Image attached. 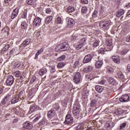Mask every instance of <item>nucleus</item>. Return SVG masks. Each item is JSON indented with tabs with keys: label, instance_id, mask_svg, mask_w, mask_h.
Segmentation results:
<instances>
[{
	"label": "nucleus",
	"instance_id": "1",
	"mask_svg": "<svg viewBox=\"0 0 130 130\" xmlns=\"http://www.w3.org/2000/svg\"><path fill=\"white\" fill-rule=\"evenodd\" d=\"M73 122H74V119L71 114H68L66 115V119L64 121L65 124L67 125H72Z\"/></svg>",
	"mask_w": 130,
	"mask_h": 130
},
{
	"label": "nucleus",
	"instance_id": "2",
	"mask_svg": "<svg viewBox=\"0 0 130 130\" xmlns=\"http://www.w3.org/2000/svg\"><path fill=\"white\" fill-rule=\"evenodd\" d=\"M73 81L75 84H78L81 82V73L76 72L73 74Z\"/></svg>",
	"mask_w": 130,
	"mask_h": 130
},
{
	"label": "nucleus",
	"instance_id": "3",
	"mask_svg": "<svg viewBox=\"0 0 130 130\" xmlns=\"http://www.w3.org/2000/svg\"><path fill=\"white\" fill-rule=\"evenodd\" d=\"M73 113L75 116H79L81 113V108L79 106L75 105L73 106Z\"/></svg>",
	"mask_w": 130,
	"mask_h": 130
},
{
	"label": "nucleus",
	"instance_id": "4",
	"mask_svg": "<svg viewBox=\"0 0 130 130\" xmlns=\"http://www.w3.org/2000/svg\"><path fill=\"white\" fill-rule=\"evenodd\" d=\"M109 25H110V23L108 20H102L99 23L100 27L103 29H107Z\"/></svg>",
	"mask_w": 130,
	"mask_h": 130
},
{
	"label": "nucleus",
	"instance_id": "5",
	"mask_svg": "<svg viewBox=\"0 0 130 130\" xmlns=\"http://www.w3.org/2000/svg\"><path fill=\"white\" fill-rule=\"evenodd\" d=\"M10 101H11V95L7 94L2 100L1 103L2 105H6V104H7L8 106H9V103L10 102Z\"/></svg>",
	"mask_w": 130,
	"mask_h": 130
},
{
	"label": "nucleus",
	"instance_id": "6",
	"mask_svg": "<svg viewBox=\"0 0 130 130\" xmlns=\"http://www.w3.org/2000/svg\"><path fill=\"white\" fill-rule=\"evenodd\" d=\"M34 27H39L41 25V18L40 17H36L32 22Z\"/></svg>",
	"mask_w": 130,
	"mask_h": 130
},
{
	"label": "nucleus",
	"instance_id": "7",
	"mask_svg": "<svg viewBox=\"0 0 130 130\" xmlns=\"http://www.w3.org/2000/svg\"><path fill=\"white\" fill-rule=\"evenodd\" d=\"M15 81V78L12 75L9 76L6 80V83L7 86H12L14 84V81Z\"/></svg>",
	"mask_w": 130,
	"mask_h": 130
},
{
	"label": "nucleus",
	"instance_id": "8",
	"mask_svg": "<svg viewBox=\"0 0 130 130\" xmlns=\"http://www.w3.org/2000/svg\"><path fill=\"white\" fill-rule=\"evenodd\" d=\"M112 39H107L105 42V45H107L108 47H110V49L108 50V51H110L112 50Z\"/></svg>",
	"mask_w": 130,
	"mask_h": 130
},
{
	"label": "nucleus",
	"instance_id": "9",
	"mask_svg": "<svg viewBox=\"0 0 130 130\" xmlns=\"http://www.w3.org/2000/svg\"><path fill=\"white\" fill-rule=\"evenodd\" d=\"M92 58H93V56H92V55L87 54L84 58V63H88V62H90V61H91V60H92Z\"/></svg>",
	"mask_w": 130,
	"mask_h": 130
},
{
	"label": "nucleus",
	"instance_id": "10",
	"mask_svg": "<svg viewBox=\"0 0 130 130\" xmlns=\"http://www.w3.org/2000/svg\"><path fill=\"white\" fill-rule=\"evenodd\" d=\"M23 127L26 128V129H32L33 128V125L29 123L28 121H26L23 124Z\"/></svg>",
	"mask_w": 130,
	"mask_h": 130
},
{
	"label": "nucleus",
	"instance_id": "11",
	"mask_svg": "<svg viewBox=\"0 0 130 130\" xmlns=\"http://www.w3.org/2000/svg\"><path fill=\"white\" fill-rule=\"evenodd\" d=\"M120 102H127L129 101V96L127 94H124L119 99Z\"/></svg>",
	"mask_w": 130,
	"mask_h": 130
},
{
	"label": "nucleus",
	"instance_id": "12",
	"mask_svg": "<svg viewBox=\"0 0 130 130\" xmlns=\"http://www.w3.org/2000/svg\"><path fill=\"white\" fill-rule=\"evenodd\" d=\"M19 10L20 9H19V8L17 7L13 11L11 16V19H15V18H16L17 16H18Z\"/></svg>",
	"mask_w": 130,
	"mask_h": 130
},
{
	"label": "nucleus",
	"instance_id": "13",
	"mask_svg": "<svg viewBox=\"0 0 130 130\" xmlns=\"http://www.w3.org/2000/svg\"><path fill=\"white\" fill-rule=\"evenodd\" d=\"M60 45L61 46L62 51H66L67 50H69L70 48L69 45H68L67 43H63L62 44H60Z\"/></svg>",
	"mask_w": 130,
	"mask_h": 130
},
{
	"label": "nucleus",
	"instance_id": "14",
	"mask_svg": "<svg viewBox=\"0 0 130 130\" xmlns=\"http://www.w3.org/2000/svg\"><path fill=\"white\" fill-rule=\"evenodd\" d=\"M84 45H86V39L85 38L81 39L80 40V44L78 45V48L79 49H81V48H82Z\"/></svg>",
	"mask_w": 130,
	"mask_h": 130
},
{
	"label": "nucleus",
	"instance_id": "15",
	"mask_svg": "<svg viewBox=\"0 0 130 130\" xmlns=\"http://www.w3.org/2000/svg\"><path fill=\"white\" fill-rule=\"evenodd\" d=\"M107 81L109 84L113 85V86H115V85H116V81L112 77H108L107 78Z\"/></svg>",
	"mask_w": 130,
	"mask_h": 130
},
{
	"label": "nucleus",
	"instance_id": "16",
	"mask_svg": "<svg viewBox=\"0 0 130 130\" xmlns=\"http://www.w3.org/2000/svg\"><path fill=\"white\" fill-rule=\"evenodd\" d=\"M75 23H76V22L73 19L70 18L68 21L67 26L69 27H73L75 24Z\"/></svg>",
	"mask_w": 130,
	"mask_h": 130
},
{
	"label": "nucleus",
	"instance_id": "17",
	"mask_svg": "<svg viewBox=\"0 0 130 130\" xmlns=\"http://www.w3.org/2000/svg\"><path fill=\"white\" fill-rule=\"evenodd\" d=\"M113 59V61L115 62V63H120V58L118 56H113L112 57Z\"/></svg>",
	"mask_w": 130,
	"mask_h": 130
},
{
	"label": "nucleus",
	"instance_id": "18",
	"mask_svg": "<svg viewBox=\"0 0 130 130\" xmlns=\"http://www.w3.org/2000/svg\"><path fill=\"white\" fill-rule=\"evenodd\" d=\"M92 71V67L88 66L83 68V73H90Z\"/></svg>",
	"mask_w": 130,
	"mask_h": 130
},
{
	"label": "nucleus",
	"instance_id": "19",
	"mask_svg": "<svg viewBox=\"0 0 130 130\" xmlns=\"http://www.w3.org/2000/svg\"><path fill=\"white\" fill-rule=\"evenodd\" d=\"M55 115V111L53 110H50L48 112V117L49 118H51L52 117H53Z\"/></svg>",
	"mask_w": 130,
	"mask_h": 130
},
{
	"label": "nucleus",
	"instance_id": "20",
	"mask_svg": "<svg viewBox=\"0 0 130 130\" xmlns=\"http://www.w3.org/2000/svg\"><path fill=\"white\" fill-rule=\"evenodd\" d=\"M123 14H124V10H123V9H120L116 13V17H121V16H122Z\"/></svg>",
	"mask_w": 130,
	"mask_h": 130
},
{
	"label": "nucleus",
	"instance_id": "21",
	"mask_svg": "<svg viewBox=\"0 0 130 130\" xmlns=\"http://www.w3.org/2000/svg\"><path fill=\"white\" fill-rule=\"evenodd\" d=\"M102 64H103V61H102V60L97 61L95 62V68H96V69H100V68L102 67Z\"/></svg>",
	"mask_w": 130,
	"mask_h": 130
},
{
	"label": "nucleus",
	"instance_id": "22",
	"mask_svg": "<svg viewBox=\"0 0 130 130\" xmlns=\"http://www.w3.org/2000/svg\"><path fill=\"white\" fill-rule=\"evenodd\" d=\"M43 48H42L38 51V52L36 54L35 59H38V56L40 54H41L42 52H43Z\"/></svg>",
	"mask_w": 130,
	"mask_h": 130
},
{
	"label": "nucleus",
	"instance_id": "23",
	"mask_svg": "<svg viewBox=\"0 0 130 130\" xmlns=\"http://www.w3.org/2000/svg\"><path fill=\"white\" fill-rule=\"evenodd\" d=\"M52 19H53V17H52V16L47 17L45 19V23L46 24H49L51 22V21H52Z\"/></svg>",
	"mask_w": 130,
	"mask_h": 130
},
{
	"label": "nucleus",
	"instance_id": "24",
	"mask_svg": "<svg viewBox=\"0 0 130 130\" xmlns=\"http://www.w3.org/2000/svg\"><path fill=\"white\" fill-rule=\"evenodd\" d=\"M96 91L99 93H101L103 91V88L101 86L96 85L95 87Z\"/></svg>",
	"mask_w": 130,
	"mask_h": 130
},
{
	"label": "nucleus",
	"instance_id": "25",
	"mask_svg": "<svg viewBox=\"0 0 130 130\" xmlns=\"http://www.w3.org/2000/svg\"><path fill=\"white\" fill-rule=\"evenodd\" d=\"M35 116H36V117L33 120V122H36V121H38V120H39V119H40L41 118V114L40 113H39V114H36Z\"/></svg>",
	"mask_w": 130,
	"mask_h": 130
},
{
	"label": "nucleus",
	"instance_id": "26",
	"mask_svg": "<svg viewBox=\"0 0 130 130\" xmlns=\"http://www.w3.org/2000/svg\"><path fill=\"white\" fill-rule=\"evenodd\" d=\"M21 29L26 31L27 29V23H26L25 21L22 22L21 23Z\"/></svg>",
	"mask_w": 130,
	"mask_h": 130
},
{
	"label": "nucleus",
	"instance_id": "27",
	"mask_svg": "<svg viewBox=\"0 0 130 130\" xmlns=\"http://www.w3.org/2000/svg\"><path fill=\"white\" fill-rule=\"evenodd\" d=\"M10 47V46L9 45L5 46L4 48H3V49L1 50V54H4L5 52H6L8 49H9Z\"/></svg>",
	"mask_w": 130,
	"mask_h": 130
},
{
	"label": "nucleus",
	"instance_id": "28",
	"mask_svg": "<svg viewBox=\"0 0 130 130\" xmlns=\"http://www.w3.org/2000/svg\"><path fill=\"white\" fill-rule=\"evenodd\" d=\"M21 18L22 19H26L27 18V10L22 11V13H21Z\"/></svg>",
	"mask_w": 130,
	"mask_h": 130
},
{
	"label": "nucleus",
	"instance_id": "29",
	"mask_svg": "<svg viewBox=\"0 0 130 130\" xmlns=\"http://www.w3.org/2000/svg\"><path fill=\"white\" fill-rule=\"evenodd\" d=\"M68 13H73L75 11V8L74 7L70 6L67 8Z\"/></svg>",
	"mask_w": 130,
	"mask_h": 130
},
{
	"label": "nucleus",
	"instance_id": "30",
	"mask_svg": "<svg viewBox=\"0 0 130 130\" xmlns=\"http://www.w3.org/2000/svg\"><path fill=\"white\" fill-rule=\"evenodd\" d=\"M117 76L119 79H124V75L122 74L121 72H117Z\"/></svg>",
	"mask_w": 130,
	"mask_h": 130
},
{
	"label": "nucleus",
	"instance_id": "31",
	"mask_svg": "<svg viewBox=\"0 0 130 130\" xmlns=\"http://www.w3.org/2000/svg\"><path fill=\"white\" fill-rule=\"evenodd\" d=\"M39 74L40 76H43V75L46 74V69H41L39 72Z\"/></svg>",
	"mask_w": 130,
	"mask_h": 130
},
{
	"label": "nucleus",
	"instance_id": "32",
	"mask_svg": "<svg viewBox=\"0 0 130 130\" xmlns=\"http://www.w3.org/2000/svg\"><path fill=\"white\" fill-rule=\"evenodd\" d=\"M114 72V70L111 67H108L107 68V73L109 74H112Z\"/></svg>",
	"mask_w": 130,
	"mask_h": 130
},
{
	"label": "nucleus",
	"instance_id": "33",
	"mask_svg": "<svg viewBox=\"0 0 130 130\" xmlns=\"http://www.w3.org/2000/svg\"><path fill=\"white\" fill-rule=\"evenodd\" d=\"M30 43V41L28 39L26 40L25 41H23L22 43V45L23 47H26L28 44Z\"/></svg>",
	"mask_w": 130,
	"mask_h": 130
},
{
	"label": "nucleus",
	"instance_id": "34",
	"mask_svg": "<svg viewBox=\"0 0 130 130\" xmlns=\"http://www.w3.org/2000/svg\"><path fill=\"white\" fill-rule=\"evenodd\" d=\"M21 67V62L20 61L16 62L14 63V69H18V68H20Z\"/></svg>",
	"mask_w": 130,
	"mask_h": 130
},
{
	"label": "nucleus",
	"instance_id": "35",
	"mask_svg": "<svg viewBox=\"0 0 130 130\" xmlns=\"http://www.w3.org/2000/svg\"><path fill=\"white\" fill-rule=\"evenodd\" d=\"M36 2V0H26V3L27 5H30V6L34 5V3H35Z\"/></svg>",
	"mask_w": 130,
	"mask_h": 130
},
{
	"label": "nucleus",
	"instance_id": "36",
	"mask_svg": "<svg viewBox=\"0 0 130 130\" xmlns=\"http://www.w3.org/2000/svg\"><path fill=\"white\" fill-rule=\"evenodd\" d=\"M64 59H66V55H62L58 58L57 60L58 61H61V60H64Z\"/></svg>",
	"mask_w": 130,
	"mask_h": 130
},
{
	"label": "nucleus",
	"instance_id": "37",
	"mask_svg": "<svg viewBox=\"0 0 130 130\" xmlns=\"http://www.w3.org/2000/svg\"><path fill=\"white\" fill-rule=\"evenodd\" d=\"M65 66L66 63H64V62H60L58 63L57 68H58L59 69H61L63 68V67H64Z\"/></svg>",
	"mask_w": 130,
	"mask_h": 130
},
{
	"label": "nucleus",
	"instance_id": "38",
	"mask_svg": "<svg viewBox=\"0 0 130 130\" xmlns=\"http://www.w3.org/2000/svg\"><path fill=\"white\" fill-rule=\"evenodd\" d=\"M18 101H19V99L15 97L11 100V104H15V103H17V102H18Z\"/></svg>",
	"mask_w": 130,
	"mask_h": 130
},
{
	"label": "nucleus",
	"instance_id": "39",
	"mask_svg": "<svg viewBox=\"0 0 130 130\" xmlns=\"http://www.w3.org/2000/svg\"><path fill=\"white\" fill-rule=\"evenodd\" d=\"M55 51H62V49H61V46H60V44H59V45H57L56 47V48H55Z\"/></svg>",
	"mask_w": 130,
	"mask_h": 130
},
{
	"label": "nucleus",
	"instance_id": "40",
	"mask_svg": "<svg viewBox=\"0 0 130 130\" xmlns=\"http://www.w3.org/2000/svg\"><path fill=\"white\" fill-rule=\"evenodd\" d=\"M127 52H128V50L125 48L122 50V51L121 52V53L122 55H125V54H126Z\"/></svg>",
	"mask_w": 130,
	"mask_h": 130
},
{
	"label": "nucleus",
	"instance_id": "41",
	"mask_svg": "<svg viewBox=\"0 0 130 130\" xmlns=\"http://www.w3.org/2000/svg\"><path fill=\"white\" fill-rule=\"evenodd\" d=\"M36 109H37V106H32L30 109L29 112H34Z\"/></svg>",
	"mask_w": 130,
	"mask_h": 130
},
{
	"label": "nucleus",
	"instance_id": "42",
	"mask_svg": "<svg viewBox=\"0 0 130 130\" xmlns=\"http://www.w3.org/2000/svg\"><path fill=\"white\" fill-rule=\"evenodd\" d=\"M87 11H88V9L86 7H83L81 9V12L83 14H86L87 13Z\"/></svg>",
	"mask_w": 130,
	"mask_h": 130
},
{
	"label": "nucleus",
	"instance_id": "43",
	"mask_svg": "<svg viewBox=\"0 0 130 130\" xmlns=\"http://www.w3.org/2000/svg\"><path fill=\"white\" fill-rule=\"evenodd\" d=\"M61 22H62V19H61V17H58L56 19L57 24H61Z\"/></svg>",
	"mask_w": 130,
	"mask_h": 130
},
{
	"label": "nucleus",
	"instance_id": "44",
	"mask_svg": "<svg viewBox=\"0 0 130 130\" xmlns=\"http://www.w3.org/2000/svg\"><path fill=\"white\" fill-rule=\"evenodd\" d=\"M76 129L77 130H84V126H82V124H79L76 127Z\"/></svg>",
	"mask_w": 130,
	"mask_h": 130
},
{
	"label": "nucleus",
	"instance_id": "45",
	"mask_svg": "<svg viewBox=\"0 0 130 130\" xmlns=\"http://www.w3.org/2000/svg\"><path fill=\"white\" fill-rule=\"evenodd\" d=\"M95 105H96V100H93L90 102V106H91V107H94V106H95Z\"/></svg>",
	"mask_w": 130,
	"mask_h": 130
},
{
	"label": "nucleus",
	"instance_id": "46",
	"mask_svg": "<svg viewBox=\"0 0 130 130\" xmlns=\"http://www.w3.org/2000/svg\"><path fill=\"white\" fill-rule=\"evenodd\" d=\"M2 32H4L5 33H9V32H10V28H9V27H5L2 30Z\"/></svg>",
	"mask_w": 130,
	"mask_h": 130
},
{
	"label": "nucleus",
	"instance_id": "47",
	"mask_svg": "<svg viewBox=\"0 0 130 130\" xmlns=\"http://www.w3.org/2000/svg\"><path fill=\"white\" fill-rule=\"evenodd\" d=\"M74 68H79L80 67V61H76L74 64Z\"/></svg>",
	"mask_w": 130,
	"mask_h": 130
},
{
	"label": "nucleus",
	"instance_id": "48",
	"mask_svg": "<svg viewBox=\"0 0 130 130\" xmlns=\"http://www.w3.org/2000/svg\"><path fill=\"white\" fill-rule=\"evenodd\" d=\"M126 126V123H122L120 125V129H122V128H124Z\"/></svg>",
	"mask_w": 130,
	"mask_h": 130
},
{
	"label": "nucleus",
	"instance_id": "49",
	"mask_svg": "<svg viewBox=\"0 0 130 130\" xmlns=\"http://www.w3.org/2000/svg\"><path fill=\"white\" fill-rule=\"evenodd\" d=\"M81 3L82 5H88L89 4V1L88 0H81Z\"/></svg>",
	"mask_w": 130,
	"mask_h": 130
},
{
	"label": "nucleus",
	"instance_id": "50",
	"mask_svg": "<svg viewBox=\"0 0 130 130\" xmlns=\"http://www.w3.org/2000/svg\"><path fill=\"white\" fill-rule=\"evenodd\" d=\"M105 127L107 130H109L111 128V127H110V124L108 123L105 124Z\"/></svg>",
	"mask_w": 130,
	"mask_h": 130
},
{
	"label": "nucleus",
	"instance_id": "51",
	"mask_svg": "<svg viewBox=\"0 0 130 130\" xmlns=\"http://www.w3.org/2000/svg\"><path fill=\"white\" fill-rule=\"evenodd\" d=\"M15 76L16 77V78H19V77H20V76H21V72L17 71H16L15 73Z\"/></svg>",
	"mask_w": 130,
	"mask_h": 130
},
{
	"label": "nucleus",
	"instance_id": "52",
	"mask_svg": "<svg viewBox=\"0 0 130 130\" xmlns=\"http://www.w3.org/2000/svg\"><path fill=\"white\" fill-rule=\"evenodd\" d=\"M98 16V12L97 11H94L92 14L93 18H96Z\"/></svg>",
	"mask_w": 130,
	"mask_h": 130
},
{
	"label": "nucleus",
	"instance_id": "53",
	"mask_svg": "<svg viewBox=\"0 0 130 130\" xmlns=\"http://www.w3.org/2000/svg\"><path fill=\"white\" fill-rule=\"evenodd\" d=\"M99 45V42L98 41H95L93 43V47H97Z\"/></svg>",
	"mask_w": 130,
	"mask_h": 130
},
{
	"label": "nucleus",
	"instance_id": "54",
	"mask_svg": "<svg viewBox=\"0 0 130 130\" xmlns=\"http://www.w3.org/2000/svg\"><path fill=\"white\" fill-rule=\"evenodd\" d=\"M46 13L47 14H51L52 13V11L50 8H47L46 9Z\"/></svg>",
	"mask_w": 130,
	"mask_h": 130
},
{
	"label": "nucleus",
	"instance_id": "55",
	"mask_svg": "<svg viewBox=\"0 0 130 130\" xmlns=\"http://www.w3.org/2000/svg\"><path fill=\"white\" fill-rule=\"evenodd\" d=\"M99 52L100 53L103 54V53H104V52H105V49H104V48H102L99 50Z\"/></svg>",
	"mask_w": 130,
	"mask_h": 130
},
{
	"label": "nucleus",
	"instance_id": "56",
	"mask_svg": "<svg viewBox=\"0 0 130 130\" xmlns=\"http://www.w3.org/2000/svg\"><path fill=\"white\" fill-rule=\"evenodd\" d=\"M36 81V76H34L31 79L30 83H31V84H33V83H34V82H35Z\"/></svg>",
	"mask_w": 130,
	"mask_h": 130
},
{
	"label": "nucleus",
	"instance_id": "57",
	"mask_svg": "<svg viewBox=\"0 0 130 130\" xmlns=\"http://www.w3.org/2000/svg\"><path fill=\"white\" fill-rule=\"evenodd\" d=\"M72 40H73V41H76V40H78V37H76V36H73Z\"/></svg>",
	"mask_w": 130,
	"mask_h": 130
},
{
	"label": "nucleus",
	"instance_id": "58",
	"mask_svg": "<svg viewBox=\"0 0 130 130\" xmlns=\"http://www.w3.org/2000/svg\"><path fill=\"white\" fill-rule=\"evenodd\" d=\"M14 51H15V49H12L11 50H10V55H11V56L14 55Z\"/></svg>",
	"mask_w": 130,
	"mask_h": 130
},
{
	"label": "nucleus",
	"instance_id": "59",
	"mask_svg": "<svg viewBox=\"0 0 130 130\" xmlns=\"http://www.w3.org/2000/svg\"><path fill=\"white\" fill-rule=\"evenodd\" d=\"M126 42H130V35L126 37Z\"/></svg>",
	"mask_w": 130,
	"mask_h": 130
},
{
	"label": "nucleus",
	"instance_id": "60",
	"mask_svg": "<svg viewBox=\"0 0 130 130\" xmlns=\"http://www.w3.org/2000/svg\"><path fill=\"white\" fill-rule=\"evenodd\" d=\"M50 72L51 73H54V72H55V68H54V67H51L50 69Z\"/></svg>",
	"mask_w": 130,
	"mask_h": 130
},
{
	"label": "nucleus",
	"instance_id": "61",
	"mask_svg": "<svg viewBox=\"0 0 130 130\" xmlns=\"http://www.w3.org/2000/svg\"><path fill=\"white\" fill-rule=\"evenodd\" d=\"M105 83V81H104V80H102L99 82V84H100V85H104Z\"/></svg>",
	"mask_w": 130,
	"mask_h": 130
},
{
	"label": "nucleus",
	"instance_id": "62",
	"mask_svg": "<svg viewBox=\"0 0 130 130\" xmlns=\"http://www.w3.org/2000/svg\"><path fill=\"white\" fill-rule=\"evenodd\" d=\"M125 26L126 27H127V28H129V27H130V22H128L125 23Z\"/></svg>",
	"mask_w": 130,
	"mask_h": 130
},
{
	"label": "nucleus",
	"instance_id": "63",
	"mask_svg": "<svg viewBox=\"0 0 130 130\" xmlns=\"http://www.w3.org/2000/svg\"><path fill=\"white\" fill-rule=\"evenodd\" d=\"M44 123H45V122H44V120H42L40 122V125H43V124H44Z\"/></svg>",
	"mask_w": 130,
	"mask_h": 130
},
{
	"label": "nucleus",
	"instance_id": "64",
	"mask_svg": "<svg viewBox=\"0 0 130 130\" xmlns=\"http://www.w3.org/2000/svg\"><path fill=\"white\" fill-rule=\"evenodd\" d=\"M127 70L130 72V63L127 65Z\"/></svg>",
	"mask_w": 130,
	"mask_h": 130
}]
</instances>
